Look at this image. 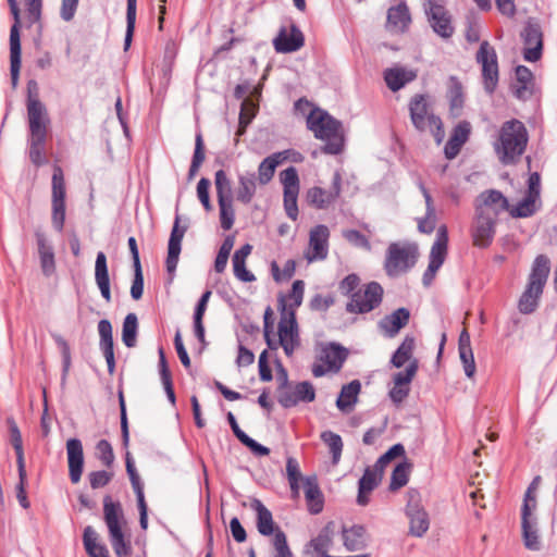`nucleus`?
<instances>
[{"label": "nucleus", "instance_id": "nucleus-32", "mask_svg": "<svg viewBox=\"0 0 557 557\" xmlns=\"http://www.w3.org/2000/svg\"><path fill=\"white\" fill-rule=\"evenodd\" d=\"M95 281L100 290L102 298L107 301H111L110 290V277L107 264V257L104 252L99 251L95 262Z\"/></svg>", "mask_w": 557, "mask_h": 557}, {"label": "nucleus", "instance_id": "nucleus-29", "mask_svg": "<svg viewBox=\"0 0 557 557\" xmlns=\"http://www.w3.org/2000/svg\"><path fill=\"white\" fill-rule=\"evenodd\" d=\"M409 318V310L406 308H399L383 318L380 321L379 326L386 336L394 337L404 326L407 325Z\"/></svg>", "mask_w": 557, "mask_h": 557}, {"label": "nucleus", "instance_id": "nucleus-34", "mask_svg": "<svg viewBox=\"0 0 557 557\" xmlns=\"http://www.w3.org/2000/svg\"><path fill=\"white\" fill-rule=\"evenodd\" d=\"M288 159V151L272 153L262 160L258 166V182L261 185L268 184L274 176L276 168Z\"/></svg>", "mask_w": 557, "mask_h": 557}, {"label": "nucleus", "instance_id": "nucleus-57", "mask_svg": "<svg viewBox=\"0 0 557 557\" xmlns=\"http://www.w3.org/2000/svg\"><path fill=\"white\" fill-rule=\"evenodd\" d=\"M126 472L129 476L132 487L136 494V498L145 496L144 495V484H143V482L139 478V474L135 468L134 460L132 459V457L129 456L128 453L126 455Z\"/></svg>", "mask_w": 557, "mask_h": 557}, {"label": "nucleus", "instance_id": "nucleus-44", "mask_svg": "<svg viewBox=\"0 0 557 557\" xmlns=\"http://www.w3.org/2000/svg\"><path fill=\"white\" fill-rule=\"evenodd\" d=\"M541 205V199L537 197H532V195L527 194L525 197L517 203V206L510 208V215L513 218H528L534 214Z\"/></svg>", "mask_w": 557, "mask_h": 557}, {"label": "nucleus", "instance_id": "nucleus-2", "mask_svg": "<svg viewBox=\"0 0 557 557\" xmlns=\"http://www.w3.org/2000/svg\"><path fill=\"white\" fill-rule=\"evenodd\" d=\"M307 127L314 137L325 141L324 152L337 154L344 148L342 123L321 109H313L307 117Z\"/></svg>", "mask_w": 557, "mask_h": 557}, {"label": "nucleus", "instance_id": "nucleus-63", "mask_svg": "<svg viewBox=\"0 0 557 557\" xmlns=\"http://www.w3.org/2000/svg\"><path fill=\"white\" fill-rule=\"evenodd\" d=\"M7 423H8L9 431H10V441L15 450V454L16 455L24 454L22 435H21V432H20V429H18L16 422L14 421L13 418H8Z\"/></svg>", "mask_w": 557, "mask_h": 557}, {"label": "nucleus", "instance_id": "nucleus-42", "mask_svg": "<svg viewBox=\"0 0 557 557\" xmlns=\"http://www.w3.org/2000/svg\"><path fill=\"white\" fill-rule=\"evenodd\" d=\"M251 508L257 512V529L259 533L264 536L274 535L276 529L274 528L271 511L259 499H255L251 503Z\"/></svg>", "mask_w": 557, "mask_h": 557}, {"label": "nucleus", "instance_id": "nucleus-8", "mask_svg": "<svg viewBox=\"0 0 557 557\" xmlns=\"http://www.w3.org/2000/svg\"><path fill=\"white\" fill-rule=\"evenodd\" d=\"M407 496L406 515L409 519V533L416 537H422L430 527L429 515L421 505V497L417 491H408Z\"/></svg>", "mask_w": 557, "mask_h": 557}, {"label": "nucleus", "instance_id": "nucleus-62", "mask_svg": "<svg viewBox=\"0 0 557 557\" xmlns=\"http://www.w3.org/2000/svg\"><path fill=\"white\" fill-rule=\"evenodd\" d=\"M541 478L535 476L531 484L529 485L523 499L522 508L527 510H535L537 503H536V491L540 485Z\"/></svg>", "mask_w": 557, "mask_h": 557}, {"label": "nucleus", "instance_id": "nucleus-10", "mask_svg": "<svg viewBox=\"0 0 557 557\" xmlns=\"http://www.w3.org/2000/svg\"><path fill=\"white\" fill-rule=\"evenodd\" d=\"M280 182L283 185L284 209L293 221L298 218L297 199L300 189L298 172L294 166H289L280 173Z\"/></svg>", "mask_w": 557, "mask_h": 557}, {"label": "nucleus", "instance_id": "nucleus-41", "mask_svg": "<svg viewBox=\"0 0 557 557\" xmlns=\"http://www.w3.org/2000/svg\"><path fill=\"white\" fill-rule=\"evenodd\" d=\"M10 59L11 81L13 87H15L17 85L21 69V40L20 32H16V27H11L10 30Z\"/></svg>", "mask_w": 557, "mask_h": 557}, {"label": "nucleus", "instance_id": "nucleus-11", "mask_svg": "<svg viewBox=\"0 0 557 557\" xmlns=\"http://www.w3.org/2000/svg\"><path fill=\"white\" fill-rule=\"evenodd\" d=\"M383 288L376 282L369 283L364 289L351 295L346 310L350 313H367L377 307L382 301Z\"/></svg>", "mask_w": 557, "mask_h": 557}, {"label": "nucleus", "instance_id": "nucleus-5", "mask_svg": "<svg viewBox=\"0 0 557 557\" xmlns=\"http://www.w3.org/2000/svg\"><path fill=\"white\" fill-rule=\"evenodd\" d=\"M418 246L414 243H392L386 251L384 269L388 276L396 277L408 272L417 262Z\"/></svg>", "mask_w": 557, "mask_h": 557}, {"label": "nucleus", "instance_id": "nucleus-37", "mask_svg": "<svg viewBox=\"0 0 557 557\" xmlns=\"http://www.w3.org/2000/svg\"><path fill=\"white\" fill-rule=\"evenodd\" d=\"M361 384L358 380L343 385L336 400V407L344 413L350 412L358 400Z\"/></svg>", "mask_w": 557, "mask_h": 557}, {"label": "nucleus", "instance_id": "nucleus-13", "mask_svg": "<svg viewBox=\"0 0 557 557\" xmlns=\"http://www.w3.org/2000/svg\"><path fill=\"white\" fill-rule=\"evenodd\" d=\"M284 375L286 376V373ZM314 399V386L308 381L287 386V379L285 377L284 384L278 389V403L284 408L295 407L299 403H312Z\"/></svg>", "mask_w": 557, "mask_h": 557}, {"label": "nucleus", "instance_id": "nucleus-50", "mask_svg": "<svg viewBox=\"0 0 557 557\" xmlns=\"http://www.w3.org/2000/svg\"><path fill=\"white\" fill-rule=\"evenodd\" d=\"M214 185L219 200H234L232 193V182L223 170H219L214 175Z\"/></svg>", "mask_w": 557, "mask_h": 557}, {"label": "nucleus", "instance_id": "nucleus-45", "mask_svg": "<svg viewBox=\"0 0 557 557\" xmlns=\"http://www.w3.org/2000/svg\"><path fill=\"white\" fill-rule=\"evenodd\" d=\"M414 349V338L406 336L400 346L394 352L391 363L395 368H401L407 361H412V354Z\"/></svg>", "mask_w": 557, "mask_h": 557}, {"label": "nucleus", "instance_id": "nucleus-33", "mask_svg": "<svg viewBox=\"0 0 557 557\" xmlns=\"http://www.w3.org/2000/svg\"><path fill=\"white\" fill-rule=\"evenodd\" d=\"M549 271L548 258L544 255H539L533 261L528 285L543 292Z\"/></svg>", "mask_w": 557, "mask_h": 557}, {"label": "nucleus", "instance_id": "nucleus-28", "mask_svg": "<svg viewBox=\"0 0 557 557\" xmlns=\"http://www.w3.org/2000/svg\"><path fill=\"white\" fill-rule=\"evenodd\" d=\"M417 73L408 67L395 65L384 71V81L392 91H398L414 81Z\"/></svg>", "mask_w": 557, "mask_h": 557}, {"label": "nucleus", "instance_id": "nucleus-17", "mask_svg": "<svg viewBox=\"0 0 557 557\" xmlns=\"http://www.w3.org/2000/svg\"><path fill=\"white\" fill-rule=\"evenodd\" d=\"M27 119L29 126V136L47 137L48 126L50 123L45 104L36 95L29 92L27 99Z\"/></svg>", "mask_w": 557, "mask_h": 557}, {"label": "nucleus", "instance_id": "nucleus-38", "mask_svg": "<svg viewBox=\"0 0 557 557\" xmlns=\"http://www.w3.org/2000/svg\"><path fill=\"white\" fill-rule=\"evenodd\" d=\"M238 187L236 189V199L248 205L251 202L257 190V177L252 172L238 174Z\"/></svg>", "mask_w": 557, "mask_h": 557}, {"label": "nucleus", "instance_id": "nucleus-58", "mask_svg": "<svg viewBox=\"0 0 557 557\" xmlns=\"http://www.w3.org/2000/svg\"><path fill=\"white\" fill-rule=\"evenodd\" d=\"M203 160H205V152H203L202 135L200 133H198L195 138V151H194V157H193L191 164L189 168V176L190 177H193L198 172Z\"/></svg>", "mask_w": 557, "mask_h": 557}, {"label": "nucleus", "instance_id": "nucleus-61", "mask_svg": "<svg viewBox=\"0 0 557 557\" xmlns=\"http://www.w3.org/2000/svg\"><path fill=\"white\" fill-rule=\"evenodd\" d=\"M405 455V448L401 444L393 445L385 454H383L375 462V468L383 472L384 468L395 458Z\"/></svg>", "mask_w": 557, "mask_h": 557}, {"label": "nucleus", "instance_id": "nucleus-59", "mask_svg": "<svg viewBox=\"0 0 557 557\" xmlns=\"http://www.w3.org/2000/svg\"><path fill=\"white\" fill-rule=\"evenodd\" d=\"M417 371H418V361L416 359H412V361L409 362V364L405 371L397 372L394 375L393 382L396 385L410 386V383L412 382L413 377L416 376Z\"/></svg>", "mask_w": 557, "mask_h": 557}, {"label": "nucleus", "instance_id": "nucleus-4", "mask_svg": "<svg viewBox=\"0 0 557 557\" xmlns=\"http://www.w3.org/2000/svg\"><path fill=\"white\" fill-rule=\"evenodd\" d=\"M410 119L413 126L420 132L429 131L437 145H441L445 133L442 121L430 109V106L422 95H416L409 103Z\"/></svg>", "mask_w": 557, "mask_h": 557}, {"label": "nucleus", "instance_id": "nucleus-14", "mask_svg": "<svg viewBox=\"0 0 557 557\" xmlns=\"http://www.w3.org/2000/svg\"><path fill=\"white\" fill-rule=\"evenodd\" d=\"M424 11L432 29L442 38H449L454 33L450 15L444 0H424Z\"/></svg>", "mask_w": 557, "mask_h": 557}, {"label": "nucleus", "instance_id": "nucleus-53", "mask_svg": "<svg viewBox=\"0 0 557 557\" xmlns=\"http://www.w3.org/2000/svg\"><path fill=\"white\" fill-rule=\"evenodd\" d=\"M257 111V106L251 99H244L242 102L239 113V128L236 133L237 136H242L245 133L247 125L252 121Z\"/></svg>", "mask_w": 557, "mask_h": 557}, {"label": "nucleus", "instance_id": "nucleus-20", "mask_svg": "<svg viewBox=\"0 0 557 557\" xmlns=\"http://www.w3.org/2000/svg\"><path fill=\"white\" fill-rule=\"evenodd\" d=\"M330 231L327 226L320 224L313 227L309 234V249L305 257L309 262L324 260L329 252Z\"/></svg>", "mask_w": 557, "mask_h": 557}, {"label": "nucleus", "instance_id": "nucleus-3", "mask_svg": "<svg viewBox=\"0 0 557 557\" xmlns=\"http://www.w3.org/2000/svg\"><path fill=\"white\" fill-rule=\"evenodd\" d=\"M528 132L522 122L510 120L503 124L494 145L495 152L504 164L513 163L525 150Z\"/></svg>", "mask_w": 557, "mask_h": 557}, {"label": "nucleus", "instance_id": "nucleus-18", "mask_svg": "<svg viewBox=\"0 0 557 557\" xmlns=\"http://www.w3.org/2000/svg\"><path fill=\"white\" fill-rule=\"evenodd\" d=\"M448 233L447 227L442 225L437 230L436 239L430 251V262L423 274L424 285H429L434 278L436 272L442 267L447 255Z\"/></svg>", "mask_w": 557, "mask_h": 557}, {"label": "nucleus", "instance_id": "nucleus-1", "mask_svg": "<svg viewBox=\"0 0 557 557\" xmlns=\"http://www.w3.org/2000/svg\"><path fill=\"white\" fill-rule=\"evenodd\" d=\"M103 520L115 556L128 557L132 553V544L123 507L120 502H113L110 496L103 499Z\"/></svg>", "mask_w": 557, "mask_h": 557}, {"label": "nucleus", "instance_id": "nucleus-48", "mask_svg": "<svg viewBox=\"0 0 557 557\" xmlns=\"http://www.w3.org/2000/svg\"><path fill=\"white\" fill-rule=\"evenodd\" d=\"M305 293V283L300 280H297L293 283L292 289L287 296V300L289 304H286L284 298L280 299V307L283 311V304L286 306V310H294L296 313V309L301 305Z\"/></svg>", "mask_w": 557, "mask_h": 557}, {"label": "nucleus", "instance_id": "nucleus-60", "mask_svg": "<svg viewBox=\"0 0 557 557\" xmlns=\"http://www.w3.org/2000/svg\"><path fill=\"white\" fill-rule=\"evenodd\" d=\"M330 539L326 535H319L311 540L307 546V554H314L315 557L329 556L326 554L329 549Z\"/></svg>", "mask_w": 557, "mask_h": 557}, {"label": "nucleus", "instance_id": "nucleus-24", "mask_svg": "<svg viewBox=\"0 0 557 557\" xmlns=\"http://www.w3.org/2000/svg\"><path fill=\"white\" fill-rule=\"evenodd\" d=\"M185 232H186V227L180 226V218L176 216V219L174 221V225L172 227L170 238H169L168 257L165 260L166 271L171 275H173L175 273V270H176V267L178 263V258H180V253L182 250V240L185 235Z\"/></svg>", "mask_w": 557, "mask_h": 557}, {"label": "nucleus", "instance_id": "nucleus-31", "mask_svg": "<svg viewBox=\"0 0 557 557\" xmlns=\"http://www.w3.org/2000/svg\"><path fill=\"white\" fill-rule=\"evenodd\" d=\"M344 546L349 552L360 550L367 547L369 535L364 527L352 525L342 531Z\"/></svg>", "mask_w": 557, "mask_h": 557}, {"label": "nucleus", "instance_id": "nucleus-22", "mask_svg": "<svg viewBox=\"0 0 557 557\" xmlns=\"http://www.w3.org/2000/svg\"><path fill=\"white\" fill-rule=\"evenodd\" d=\"M521 37L524 42L523 58L530 62L537 61L542 55L543 47L540 27L535 24H528L521 33Z\"/></svg>", "mask_w": 557, "mask_h": 557}, {"label": "nucleus", "instance_id": "nucleus-16", "mask_svg": "<svg viewBox=\"0 0 557 557\" xmlns=\"http://www.w3.org/2000/svg\"><path fill=\"white\" fill-rule=\"evenodd\" d=\"M342 190V175L336 171L332 178L331 189H324L319 186L311 187L306 193L308 205L315 209L323 210L332 206L339 197Z\"/></svg>", "mask_w": 557, "mask_h": 557}, {"label": "nucleus", "instance_id": "nucleus-36", "mask_svg": "<svg viewBox=\"0 0 557 557\" xmlns=\"http://www.w3.org/2000/svg\"><path fill=\"white\" fill-rule=\"evenodd\" d=\"M382 472L375 467L374 469H366L362 478L359 480V490L357 503L364 506L369 503V494L376 487L381 480Z\"/></svg>", "mask_w": 557, "mask_h": 557}, {"label": "nucleus", "instance_id": "nucleus-40", "mask_svg": "<svg viewBox=\"0 0 557 557\" xmlns=\"http://www.w3.org/2000/svg\"><path fill=\"white\" fill-rule=\"evenodd\" d=\"M304 483L308 510L317 515L323 509V495L317 483V479L314 476H308L305 479Z\"/></svg>", "mask_w": 557, "mask_h": 557}, {"label": "nucleus", "instance_id": "nucleus-12", "mask_svg": "<svg viewBox=\"0 0 557 557\" xmlns=\"http://www.w3.org/2000/svg\"><path fill=\"white\" fill-rule=\"evenodd\" d=\"M475 213L498 221L500 213L509 211L508 199L496 189L482 191L474 201Z\"/></svg>", "mask_w": 557, "mask_h": 557}, {"label": "nucleus", "instance_id": "nucleus-21", "mask_svg": "<svg viewBox=\"0 0 557 557\" xmlns=\"http://www.w3.org/2000/svg\"><path fill=\"white\" fill-rule=\"evenodd\" d=\"M273 46L280 53L297 51L304 46V35L295 25H292L289 29L282 27L273 39Z\"/></svg>", "mask_w": 557, "mask_h": 557}, {"label": "nucleus", "instance_id": "nucleus-15", "mask_svg": "<svg viewBox=\"0 0 557 557\" xmlns=\"http://www.w3.org/2000/svg\"><path fill=\"white\" fill-rule=\"evenodd\" d=\"M476 60L482 65L484 87L491 94L498 82V64L496 52L487 41L481 44L476 53Z\"/></svg>", "mask_w": 557, "mask_h": 557}, {"label": "nucleus", "instance_id": "nucleus-47", "mask_svg": "<svg viewBox=\"0 0 557 557\" xmlns=\"http://www.w3.org/2000/svg\"><path fill=\"white\" fill-rule=\"evenodd\" d=\"M137 330H138V320L135 313H128L123 322L122 327V342L128 348H132L136 345L137 342Z\"/></svg>", "mask_w": 557, "mask_h": 557}, {"label": "nucleus", "instance_id": "nucleus-46", "mask_svg": "<svg viewBox=\"0 0 557 557\" xmlns=\"http://www.w3.org/2000/svg\"><path fill=\"white\" fill-rule=\"evenodd\" d=\"M47 137L42 136H29L28 137V154L30 161L39 166L47 162L46 153H45V144Z\"/></svg>", "mask_w": 557, "mask_h": 557}, {"label": "nucleus", "instance_id": "nucleus-19", "mask_svg": "<svg viewBox=\"0 0 557 557\" xmlns=\"http://www.w3.org/2000/svg\"><path fill=\"white\" fill-rule=\"evenodd\" d=\"M497 222L479 213L474 214L471 225V238L474 246L479 248L488 247L496 234Z\"/></svg>", "mask_w": 557, "mask_h": 557}, {"label": "nucleus", "instance_id": "nucleus-64", "mask_svg": "<svg viewBox=\"0 0 557 557\" xmlns=\"http://www.w3.org/2000/svg\"><path fill=\"white\" fill-rule=\"evenodd\" d=\"M343 236L346 240H348L351 245L356 247L363 248L366 250L371 249V245L368 240V238L361 234L359 231L356 230H346L343 232Z\"/></svg>", "mask_w": 557, "mask_h": 557}, {"label": "nucleus", "instance_id": "nucleus-26", "mask_svg": "<svg viewBox=\"0 0 557 557\" xmlns=\"http://www.w3.org/2000/svg\"><path fill=\"white\" fill-rule=\"evenodd\" d=\"M535 510L521 509L522 537L524 546L530 550H540L541 541L537 530V520L534 516Z\"/></svg>", "mask_w": 557, "mask_h": 557}, {"label": "nucleus", "instance_id": "nucleus-55", "mask_svg": "<svg viewBox=\"0 0 557 557\" xmlns=\"http://www.w3.org/2000/svg\"><path fill=\"white\" fill-rule=\"evenodd\" d=\"M272 545L275 550L274 557H293L286 535L280 528L274 532Z\"/></svg>", "mask_w": 557, "mask_h": 557}, {"label": "nucleus", "instance_id": "nucleus-56", "mask_svg": "<svg viewBox=\"0 0 557 557\" xmlns=\"http://www.w3.org/2000/svg\"><path fill=\"white\" fill-rule=\"evenodd\" d=\"M52 338L54 339L57 346L59 347L62 360H63V369H62V382L64 383L66 380L67 372L71 367V349L67 342L59 334H52Z\"/></svg>", "mask_w": 557, "mask_h": 557}, {"label": "nucleus", "instance_id": "nucleus-9", "mask_svg": "<svg viewBox=\"0 0 557 557\" xmlns=\"http://www.w3.org/2000/svg\"><path fill=\"white\" fill-rule=\"evenodd\" d=\"M65 183L60 166H55L52 174V213L51 222L55 231L62 232L65 222Z\"/></svg>", "mask_w": 557, "mask_h": 557}, {"label": "nucleus", "instance_id": "nucleus-35", "mask_svg": "<svg viewBox=\"0 0 557 557\" xmlns=\"http://www.w3.org/2000/svg\"><path fill=\"white\" fill-rule=\"evenodd\" d=\"M411 17L406 3L401 2L389 8L387 12V28L394 33L404 32L410 24Z\"/></svg>", "mask_w": 557, "mask_h": 557}, {"label": "nucleus", "instance_id": "nucleus-49", "mask_svg": "<svg viewBox=\"0 0 557 557\" xmlns=\"http://www.w3.org/2000/svg\"><path fill=\"white\" fill-rule=\"evenodd\" d=\"M542 293L543 292L527 285V288L519 300L520 312L525 314L533 312L537 307Z\"/></svg>", "mask_w": 557, "mask_h": 557}, {"label": "nucleus", "instance_id": "nucleus-30", "mask_svg": "<svg viewBox=\"0 0 557 557\" xmlns=\"http://www.w3.org/2000/svg\"><path fill=\"white\" fill-rule=\"evenodd\" d=\"M513 94L517 98L525 100L530 98L534 91L533 73L524 65L516 67V82L512 85Z\"/></svg>", "mask_w": 557, "mask_h": 557}, {"label": "nucleus", "instance_id": "nucleus-39", "mask_svg": "<svg viewBox=\"0 0 557 557\" xmlns=\"http://www.w3.org/2000/svg\"><path fill=\"white\" fill-rule=\"evenodd\" d=\"M419 188L424 197L426 211L425 215L418 220V228L421 233L431 234L436 224V212L433 199L423 183H419Z\"/></svg>", "mask_w": 557, "mask_h": 557}, {"label": "nucleus", "instance_id": "nucleus-7", "mask_svg": "<svg viewBox=\"0 0 557 557\" xmlns=\"http://www.w3.org/2000/svg\"><path fill=\"white\" fill-rule=\"evenodd\" d=\"M278 345L283 348L286 356H292L299 346V332L294 310H286L283 304V311L278 322Z\"/></svg>", "mask_w": 557, "mask_h": 557}, {"label": "nucleus", "instance_id": "nucleus-51", "mask_svg": "<svg viewBox=\"0 0 557 557\" xmlns=\"http://www.w3.org/2000/svg\"><path fill=\"white\" fill-rule=\"evenodd\" d=\"M321 440L329 446L333 463L336 465L339 461L343 451L342 437L332 431H324L321 433Z\"/></svg>", "mask_w": 557, "mask_h": 557}, {"label": "nucleus", "instance_id": "nucleus-23", "mask_svg": "<svg viewBox=\"0 0 557 557\" xmlns=\"http://www.w3.org/2000/svg\"><path fill=\"white\" fill-rule=\"evenodd\" d=\"M69 475L73 484L81 481L84 468V451L78 438H70L66 442Z\"/></svg>", "mask_w": 557, "mask_h": 557}, {"label": "nucleus", "instance_id": "nucleus-27", "mask_svg": "<svg viewBox=\"0 0 557 557\" xmlns=\"http://www.w3.org/2000/svg\"><path fill=\"white\" fill-rule=\"evenodd\" d=\"M98 332L100 336V349L103 352L110 374L114 372L115 360L113 350L112 325L109 320H100L98 323Z\"/></svg>", "mask_w": 557, "mask_h": 557}, {"label": "nucleus", "instance_id": "nucleus-54", "mask_svg": "<svg viewBox=\"0 0 557 557\" xmlns=\"http://www.w3.org/2000/svg\"><path fill=\"white\" fill-rule=\"evenodd\" d=\"M221 227L225 231L232 228L235 220L233 200H219Z\"/></svg>", "mask_w": 557, "mask_h": 557}, {"label": "nucleus", "instance_id": "nucleus-6", "mask_svg": "<svg viewBox=\"0 0 557 557\" xmlns=\"http://www.w3.org/2000/svg\"><path fill=\"white\" fill-rule=\"evenodd\" d=\"M347 358V350L334 343L322 345L312 364V374L315 377L329 373H337Z\"/></svg>", "mask_w": 557, "mask_h": 557}, {"label": "nucleus", "instance_id": "nucleus-25", "mask_svg": "<svg viewBox=\"0 0 557 557\" xmlns=\"http://www.w3.org/2000/svg\"><path fill=\"white\" fill-rule=\"evenodd\" d=\"M40 268L45 276L49 277L55 272L54 250L46 234L41 231L35 232Z\"/></svg>", "mask_w": 557, "mask_h": 557}, {"label": "nucleus", "instance_id": "nucleus-52", "mask_svg": "<svg viewBox=\"0 0 557 557\" xmlns=\"http://www.w3.org/2000/svg\"><path fill=\"white\" fill-rule=\"evenodd\" d=\"M411 465L408 461H403L396 466L391 476L389 488L392 491L399 490L408 482Z\"/></svg>", "mask_w": 557, "mask_h": 557}, {"label": "nucleus", "instance_id": "nucleus-43", "mask_svg": "<svg viewBox=\"0 0 557 557\" xmlns=\"http://www.w3.org/2000/svg\"><path fill=\"white\" fill-rule=\"evenodd\" d=\"M83 543L89 557H110L108 548L99 542V534L91 525L84 529Z\"/></svg>", "mask_w": 557, "mask_h": 557}]
</instances>
